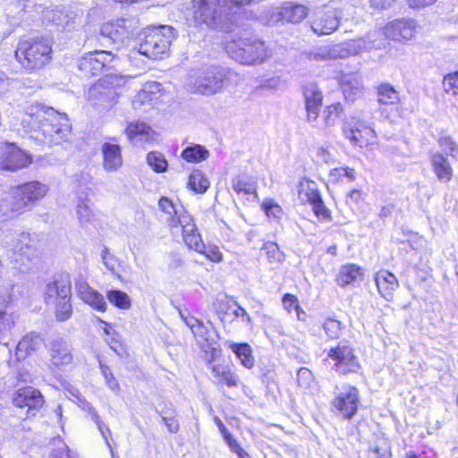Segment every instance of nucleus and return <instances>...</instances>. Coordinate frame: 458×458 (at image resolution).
<instances>
[{"mask_svg":"<svg viewBox=\"0 0 458 458\" xmlns=\"http://www.w3.org/2000/svg\"><path fill=\"white\" fill-rule=\"evenodd\" d=\"M283 304L289 312L293 310H299L298 300L294 295L285 294L283 298Z\"/></svg>","mask_w":458,"mask_h":458,"instance_id":"61","label":"nucleus"},{"mask_svg":"<svg viewBox=\"0 0 458 458\" xmlns=\"http://www.w3.org/2000/svg\"><path fill=\"white\" fill-rule=\"evenodd\" d=\"M123 33L124 29L119 24V21L116 23L112 22L104 24L101 28V34L110 38L114 41L118 39Z\"/></svg>","mask_w":458,"mask_h":458,"instance_id":"45","label":"nucleus"},{"mask_svg":"<svg viewBox=\"0 0 458 458\" xmlns=\"http://www.w3.org/2000/svg\"><path fill=\"white\" fill-rule=\"evenodd\" d=\"M395 0H369V5L372 9L377 11H383L388 9Z\"/></svg>","mask_w":458,"mask_h":458,"instance_id":"62","label":"nucleus"},{"mask_svg":"<svg viewBox=\"0 0 458 458\" xmlns=\"http://www.w3.org/2000/svg\"><path fill=\"white\" fill-rule=\"evenodd\" d=\"M113 59L114 55L111 52H89L78 61V68L86 76L98 75Z\"/></svg>","mask_w":458,"mask_h":458,"instance_id":"14","label":"nucleus"},{"mask_svg":"<svg viewBox=\"0 0 458 458\" xmlns=\"http://www.w3.org/2000/svg\"><path fill=\"white\" fill-rule=\"evenodd\" d=\"M232 188L238 194H251L255 192L254 185L241 177H236L232 180Z\"/></svg>","mask_w":458,"mask_h":458,"instance_id":"47","label":"nucleus"},{"mask_svg":"<svg viewBox=\"0 0 458 458\" xmlns=\"http://www.w3.org/2000/svg\"><path fill=\"white\" fill-rule=\"evenodd\" d=\"M340 112V106L337 105H331L327 106L324 112H323V119H324V127H328L331 125H334L335 121L338 118Z\"/></svg>","mask_w":458,"mask_h":458,"instance_id":"51","label":"nucleus"},{"mask_svg":"<svg viewBox=\"0 0 458 458\" xmlns=\"http://www.w3.org/2000/svg\"><path fill=\"white\" fill-rule=\"evenodd\" d=\"M101 372L106 379V383L108 386V387L112 391H116L119 389V384L116 380V378L114 377L113 373L111 372L110 369L103 364H100Z\"/></svg>","mask_w":458,"mask_h":458,"instance_id":"56","label":"nucleus"},{"mask_svg":"<svg viewBox=\"0 0 458 458\" xmlns=\"http://www.w3.org/2000/svg\"><path fill=\"white\" fill-rule=\"evenodd\" d=\"M76 290L80 298L93 309L102 312L106 310V302L103 295L91 288L87 283H78Z\"/></svg>","mask_w":458,"mask_h":458,"instance_id":"25","label":"nucleus"},{"mask_svg":"<svg viewBox=\"0 0 458 458\" xmlns=\"http://www.w3.org/2000/svg\"><path fill=\"white\" fill-rule=\"evenodd\" d=\"M341 88L344 98L353 102L363 91L361 77L357 73H347L341 77Z\"/></svg>","mask_w":458,"mask_h":458,"instance_id":"27","label":"nucleus"},{"mask_svg":"<svg viewBox=\"0 0 458 458\" xmlns=\"http://www.w3.org/2000/svg\"><path fill=\"white\" fill-rule=\"evenodd\" d=\"M53 445H60L56 449H53L51 453V458H76L72 454L69 447L64 443L60 437H55L52 439Z\"/></svg>","mask_w":458,"mask_h":458,"instance_id":"44","label":"nucleus"},{"mask_svg":"<svg viewBox=\"0 0 458 458\" xmlns=\"http://www.w3.org/2000/svg\"><path fill=\"white\" fill-rule=\"evenodd\" d=\"M365 47L362 39L350 40L342 44L327 46L306 53L310 60L327 61L338 58L344 59L350 55H358Z\"/></svg>","mask_w":458,"mask_h":458,"instance_id":"8","label":"nucleus"},{"mask_svg":"<svg viewBox=\"0 0 458 458\" xmlns=\"http://www.w3.org/2000/svg\"><path fill=\"white\" fill-rule=\"evenodd\" d=\"M102 259L106 266V267L111 271L112 273H114L115 271V259L109 255L107 251H104L102 254Z\"/></svg>","mask_w":458,"mask_h":458,"instance_id":"64","label":"nucleus"},{"mask_svg":"<svg viewBox=\"0 0 458 458\" xmlns=\"http://www.w3.org/2000/svg\"><path fill=\"white\" fill-rule=\"evenodd\" d=\"M202 255H204L208 260L216 263H219L223 260V253L219 247L215 244H202Z\"/></svg>","mask_w":458,"mask_h":458,"instance_id":"49","label":"nucleus"},{"mask_svg":"<svg viewBox=\"0 0 458 458\" xmlns=\"http://www.w3.org/2000/svg\"><path fill=\"white\" fill-rule=\"evenodd\" d=\"M42 338L37 333L31 332L18 343L14 356L18 361L23 360L34 353L41 345Z\"/></svg>","mask_w":458,"mask_h":458,"instance_id":"26","label":"nucleus"},{"mask_svg":"<svg viewBox=\"0 0 458 458\" xmlns=\"http://www.w3.org/2000/svg\"><path fill=\"white\" fill-rule=\"evenodd\" d=\"M375 282L381 296L391 301L399 285L394 275L386 270L378 271L375 276Z\"/></svg>","mask_w":458,"mask_h":458,"instance_id":"28","label":"nucleus"},{"mask_svg":"<svg viewBox=\"0 0 458 458\" xmlns=\"http://www.w3.org/2000/svg\"><path fill=\"white\" fill-rule=\"evenodd\" d=\"M127 79L119 74H106L87 91V101L101 110H109L117 103Z\"/></svg>","mask_w":458,"mask_h":458,"instance_id":"3","label":"nucleus"},{"mask_svg":"<svg viewBox=\"0 0 458 458\" xmlns=\"http://www.w3.org/2000/svg\"><path fill=\"white\" fill-rule=\"evenodd\" d=\"M362 276L360 267L351 264L343 266L336 277V283L339 286L344 287Z\"/></svg>","mask_w":458,"mask_h":458,"instance_id":"32","label":"nucleus"},{"mask_svg":"<svg viewBox=\"0 0 458 458\" xmlns=\"http://www.w3.org/2000/svg\"><path fill=\"white\" fill-rule=\"evenodd\" d=\"M71 297V281L67 276H59L46 285L44 301L49 306Z\"/></svg>","mask_w":458,"mask_h":458,"instance_id":"17","label":"nucleus"},{"mask_svg":"<svg viewBox=\"0 0 458 458\" xmlns=\"http://www.w3.org/2000/svg\"><path fill=\"white\" fill-rule=\"evenodd\" d=\"M370 453L375 454L374 458H391L392 456L390 446L386 443L371 448Z\"/></svg>","mask_w":458,"mask_h":458,"instance_id":"60","label":"nucleus"},{"mask_svg":"<svg viewBox=\"0 0 458 458\" xmlns=\"http://www.w3.org/2000/svg\"><path fill=\"white\" fill-rule=\"evenodd\" d=\"M327 356L335 361V368L340 374L356 373L360 366L352 349L347 345L332 348Z\"/></svg>","mask_w":458,"mask_h":458,"instance_id":"11","label":"nucleus"},{"mask_svg":"<svg viewBox=\"0 0 458 458\" xmlns=\"http://www.w3.org/2000/svg\"><path fill=\"white\" fill-rule=\"evenodd\" d=\"M17 316L6 310H0V335L4 337L15 326Z\"/></svg>","mask_w":458,"mask_h":458,"instance_id":"39","label":"nucleus"},{"mask_svg":"<svg viewBox=\"0 0 458 458\" xmlns=\"http://www.w3.org/2000/svg\"><path fill=\"white\" fill-rule=\"evenodd\" d=\"M32 162L31 156L14 144L5 145L0 154V169L16 172Z\"/></svg>","mask_w":458,"mask_h":458,"instance_id":"10","label":"nucleus"},{"mask_svg":"<svg viewBox=\"0 0 458 458\" xmlns=\"http://www.w3.org/2000/svg\"><path fill=\"white\" fill-rule=\"evenodd\" d=\"M106 297L113 305L119 309L128 310L131 308V298L124 292L111 290L107 292Z\"/></svg>","mask_w":458,"mask_h":458,"instance_id":"37","label":"nucleus"},{"mask_svg":"<svg viewBox=\"0 0 458 458\" xmlns=\"http://www.w3.org/2000/svg\"><path fill=\"white\" fill-rule=\"evenodd\" d=\"M104 168L108 172L116 171L123 165L121 148L119 145L104 143L102 146Z\"/></svg>","mask_w":458,"mask_h":458,"instance_id":"29","label":"nucleus"},{"mask_svg":"<svg viewBox=\"0 0 458 458\" xmlns=\"http://www.w3.org/2000/svg\"><path fill=\"white\" fill-rule=\"evenodd\" d=\"M174 38V32L171 27L152 29L146 34L138 49L130 52L129 57L131 61L141 55L148 59L162 58L167 53Z\"/></svg>","mask_w":458,"mask_h":458,"instance_id":"6","label":"nucleus"},{"mask_svg":"<svg viewBox=\"0 0 458 458\" xmlns=\"http://www.w3.org/2000/svg\"><path fill=\"white\" fill-rule=\"evenodd\" d=\"M443 88L446 93L458 95V72L449 73L444 77Z\"/></svg>","mask_w":458,"mask_h":458,"instance_id":"48","label":"nucleus"},{"mask_svg":"<svg viewBox=\"0 0 458 458\" xmlns=\"http://www.w3.org/2000/svg\"><path fill=\"white\" fill-rule=\"evenodd\" d=\"M43 403L41 393L33 387L19 389L13 396V404L20 409V418L24 419L31 411L39 408Z\"/></svg>","mask_w":458,"mask_h":458,"instance_id":"13","label":"nucleus"},{"mask_svg":"<svg viewBox=\"0 0 458 458\" xmlns=\"http://www.w3.org/2000/svg\"><path fill=\"white\" fill-rule=\"evenodd\" d=\"M159 209L164 214V220L171 227H175L189 220L191 217L183 214V208L178 201H173L167 197L160 198Z\"/></svg>","mask_w":458,"mask_h":458,"instance_id":"20","label":"nucleus"},{"mask_svg":"<svg viewBox=\"0 0 458 458\" xmlns=\"http://www.w3.org/2000/svg\"><path fill=\"white\" fill-rule=\"evenodd\" d=\"M298 386L309 389L314 382L312 372L307 368H301L297 373Z\"/></svg>","mask_w":458,"mask_h":458,"instance_id":"50","label":"nucleus"},{"mask_svg":"<svg viewBox=\"0 0 458 458\" xmlns=\"http://www.w3.org/2000/svg\"><path fill=\"white\" fill-rule=\"evenodd\" d=\"M148 164L157 173H163L167 168V162L158 152H150L147 157Z\"/></svg>","mask_w":458,"mask_h":458,"instance_id":"41","label":"nucleus"},{"mask_svg":"<svg viewBox=\"0 0 458 458\" xmlns=\"http://www.w3.org/2000/svg\"><path fill=\"white\" fill-rule=\"evenodd\" d=\"M303 96L305 98L307 120L310 123L315 122L318 117L322 106V92L317 84L309 83L303 89Z\"/></svg>","mask_w":458,"mask_h":458,"instance_id":"22","label":"nucleus"},{"mask_svg":"<svg viewBox=\"0 0 458 458\" xmlns=\"http://www.w3.org/2000/svg\"><path fill=\"white\" fill-rule=\"evenodd\" d=\"M182 157L187 162H199L200 160V145L187 147L182 152Z\"/></svg>","mask_w":458,"mask_h":458,"instance_id":"54","label":"nucleus"},{"mask_svg":"<svg viewBox=\"0 0 458 458\" xmlns=\"http://www.w3.org/2000/svg\"><path fill=\"white\" fill-rule=\"evenodd\" d=\"M224 87L223 68L211 66L205 70L202 76V95H212Z\"/></svg>","mask_w":458,"mask_h":458,"instance_id":"24","label":"nucleus"},{"mask_svg":"<svg viewBox=\"0 0 458 458\" xmlns=\"http://www.w3.org/2000/svg\"><path fill=\"white\" fill-rule=\"evenodd\" d=\"M298 198L302 203H310V205L320 198L315 183L309 180L300 182L298 190Z\"/></svg>","mask_w":458,"mask_h":458,"instance_id":"33","label":"nucleus"},{"mask_svg":"<svg viewBox=\"0 0 458 458\" xmlns=\"http://www.w3.org/2000/svg\"><path fill=\"white\" fill-rule=\"evenodd\" d=\"M224 438L230 450L237 454L239 458H250L247 452L240 445L236 439L228 431H223Z\"/></svg>","mask_w":458,"mask_h":458,"instance_id":"46","label":"nucleus"},{"mask_svg":"<svg viewBox=\"0 0 458 458\" xmlns=\"http://www.w3.org/2000/svg\"><path fill=\"white\" fill-rule=\"evenodd\" d=\"M223 73H224V85L227 84V85H235L236 86L242 81L241 75L233 70H226V69L223 68Z\"/></svg>","mask_w":458,"mask_h":458,"instance_id":"57","label":"nucleus"},{"mask_svg":"<svg viewBox=\"0 0 458 458\" xmlns=\"http://www.w3.org/2000/svg\"><path fill=\"white\" fill-rule=\"evenodd\" d=\"M202 338H204L207 344L202 343V359L207 362V369H208L209 362L219 363L218 359L221 356V350L218 345V335L215 328L210 325L209 327H203Z\"/></svg>","mask_w":458,"mask_h":458,"instance_id":"21","label":"nucleus"},{"mask_svg":"<svg viewBox=\"0 0 458 458\" xmlns=\"http://www.w3.org/2000/svg\"><path fill=\"white\" fill-rule=\"evenodd\" d=\"M417 24L413 19L394 20L384 28V34L387 38L403 41L411 40L416 32Z\"/></svg>","mask_w":458,"mask_h":458,"instance_id":"16","label":"nucleus"},{"mask_svg":"<svg viewBox=\"0 0 458 458\" xmlns=\"http://www.w3.org/2000/svg\"><path fill=\"white\" fill-rule=\"evenodd\" d=\"M38 255L37 238L30 233H21L13 245L11 259L14 267L23 272L30 267Z\"/></svg>","mask_w":458,"mask_h":458,"instance_id":"7","label":"nucleus"},{"mask_svg":"<svg viewBox=\"0 0 458 458\" xmlns=\"http://www.w3.org/2000/svg\"><path fill=\"white\" fill-rule=\"evenodd\" d=\"M314 213L318 217L328 219L330 217L329 210L325 207L321 198L318 201L311 204Z\"/></svg>","mask_w":458,"mask_h":458,"instance_id":"58","label":"nucleus"},{"mask_svg":"<svg viewBox=\"0 0 458 458\" xmlns=\"http://www.w3.org/2000/svg\"><path fill=\"white\" fill-rule=\"evenodd\" d=\"M52 47L44 38L26 39L19 42L15 57L29 72L42 69L52 59Z\"/></svg>","mask_w":458,"mask_h":458,"instance_id":"5","label":"nucleus"},{"mask_svg":"<svg viewBox=\"0 0 458 458\" xmlns=\"http://www.w3.org/2000/svg\"><path fill=\"white\" fill-rule=\"evenodd\" d=\"M76 215L81 225L90 223L94 216V211L88 198H80L76 206Z\"/></svg>","mask_w":458,"mask_h":458,"instance_id":"35","label":"nucleus"},{"mask_svg":"<svg viewBox=\"0 0 458 458\" xmlns=\"http://www.w3.org/2000/svg\"><path fill=\"white\" fill-rule=\"evenodd\" d=\"M182 228V236L186 245L196 251H199V244L200 242V234L198 233L195 224L191 223V219L181 225Z\"/></svg>","mask_w":458,"mask_h":458,"instance_id":"34","label":"nucleus"},{"mask_svg":"<svg viewBox=\"0 0 458 458\" xmlns=\"http://www.w3.org/2000/svg\"><path fill=\"white\" fill-rule=\"evenodd\" d=\"M309 13V8L294 2H285L281 6L272 7L267 13V23L276 25L280 21L299 23Z\"/></svg>","mask_w":458,"mask_h":458,"instance_id":"9","label":"nucleus"},{"mask_svg":"<svg viewBox=\"0 0 458 458\" xmlns=\"http://www.w3.org/2000/svg\"><path fill=\"white\" fill-rule=\"evenodd\" d=\"M151 129L147 123L136 122L130 123L127 126L125 132L130 140H134L138 137L148 135Z\"/></svg>","mask_w":458,"mask_h":458,"instance_id":"40","label":"nucleus"},{"mask_svg":"<svg viewBox=\"0 0 458 458\" xmlns=\"http://www.w3.org/2000/svg\"><path fill=\"white\" fill-rule=\"evenodd\" d=\"M267 254V259L270 263H279L284 260V255L280 250L278 245L272 242L264 243L262 248Z\"/></svg>","mask_w":458,"mask_h":458,"instance_id":"42","label":"nucleus"},{"mask_svg":"<svg viewBox=\"0 0 458 458\" xmlns=\"http://www.w3.org/2000/svg\"><path fill=\"white\" fill-rule=\"evenodd\" d=\"M228 346L243 367L251 369L254 366L255 360L252 355V350L248 344L229 343Z\"/></svg>","mask_w":458,"mask_h":458,"instance_id":"31","label":"nucleus"},{"mask_svg":"<svg viewBox=\"0 0 458 458\" xmlns=\"http://www.w3.org/2000/svg\"><path fill=\"white\" fill-rule=\"evenodd\" d=\"M225 50L233 59L245 65L259 64L271 55L265 43L254 37L234 35L226 41Z\"/></svg>","mask_w":458,"mask_h":458,"instance_id":"4","label":"nucleus"},{"mask_svg":"<svg viewBox=\"0 0 458 458\" xmlns=\"http://www.w3.org/2000/svg\"><path fill=\"white\" fill-rule=\"evenodd\" d=\"M49 360L55 367H62L72 363V348L71 344L64 338L53 339L48 345Z\"/></svg>","mask_w":458,"mask_h":458,"instance_id":"19","label":"nucleus"},{"mask_svg":"<svg viewBox=\"0 0 458 458\" xmlns=\"http://www.w3.org/2000/svg\"><path fill=\"white\" fill-rule=\"evenodd\" d=\"M68 391L72 397H74L79 403H82L83 409H88L89 411V412L92 415V418L95 419L96 421L98 422V414L96 413L95 410L91 407V405L83 398L80 391L73 386H70V389H68Z\"/></svg>","mask_w":458,"mask_h":458,"instance_id":"55","label":"nucleus"},{"mask_svg":"<svg viewBox=\"0 0 458 458\" xmlns=\"http://www.w3.org/2000/svg\"><path fill=\"white\" fill-rule=\"evenodd\" d=\"M212 304L216 313L226 314L228 312L229 303L226 296H221L220 298H216Z\"/></svg>","mask_w":458,"mask_h":458,"instance_id":"59","label":"nucleus"},{"mask_svg":"<svg viewBox=\"0 0 458 458\" xmlns=\"http://www.w3.org/2000/svg\"><path fill=\"white\" fill-rule=\"evenodd\" d=\"M262 207L266 215L270 218L279 219L283 214L282 208L271 200L264 201Z\"/></svg>","mask_w":458,"mask_h":458,"instance_id":"53","label":"nucleus"},{"mask_svg":"<svg viewBox=\"0 0 458 458\" xmlns=\"http://www.w3.org/2000/svg\"><path fill=\"white\" fill-rule=\"evenodd\" d=\"M342 19V12L339 9L319 11L311 21L312 31L318 35H329L335 31Z\"/></svg>","mask_w":458,"mask_h":458,"instance_id":"15","label":"nucleus"},{"mask_svg":"<svg viewBox=\"0 0 458 458\" xmlns=\"http://www.w3.org/2000/svg\"><path fill=\"white\" fill-rule=\"evenodd\" d=\"M438 144L447 155L455 157L458 154V146L450 137H441Z\"/></svg>","mask_w":458,"mask_h":458,"instance_id":"52","label":"nucleus"},{"mask_svg":"<svg viewBox=\"0 0 458 458\" xmlns=\"http://www.w3.org/2000/svg\"><path fill=\"white\" fill-rule=\"evenodd\" d=\"M323 328L331 339H337L342 332L341 322L334 318H327L323 324Z\"/></svg>","mask_w":458,"mask_h":458,"instance_id":"43","label":"nucleus"},{"mask_svg":"<svg viewBox=\"0 0 458 458\" xmlns=\"http://www.w3.org/2000/svg\"><path fill=\"white\" fill-rule=\"evenodd\" d=\"M344 133L353 146L360 148L372 145L376 139V133L372 128L366 126L360 121H356L354 118L346 123L344 127Z\"/></svg>","mask_w":458,"mask_h":458,"instance_id":"12","label":"nucleus"},{"mask_svg":"<svg viewBox=\"0 0 458 458\" xmlns=\"http://www.w3.org/2000/svg\"><path fill=\"white\" fill-rule=\"evenodd\" d=\"M359 403L358 389L349 386L335 398L333 405L340 415L345 419H350L356 413Z\"/></svg>","mask_w":458,"mask_h":458,"instance_id":"18","label":"nucleus"},{"mask_svg":"<svg viewBox=\"0 0 458 458\" xmlns=\"http://www.w3.org/2000/svg\"><path fill=\"white\" fill-rule=\"evenodd\" d=\"M377 98L382 105H395L399 102L398 92L388 83H383L378 87Z\"/></svg>","mask_w":458,"mask_h":458,"instance_id":"36","label":"nucleus"},{"mask_svg":"<svg viewBox=\"0 0 458 458\" xmlns=\"http://www.w3.org/2000/svg\"><path fill=\"white\" fill-rule=\"evenodd\" d=\"M208 370L210 371V377L218 386L225 385L228 387H235L240 382L239 377L228 366L221 362H209Z\"/></svg>","mask_w":458,"mask_h":458,"instance_id":"23","label":"nucleus"},{"mask_svg":"<svg viewBox=\"0 0 458 458\" xmlns=\"http://www.w3.org/2000/svg\"><path fill=\"white\" fill-rule=\"evenodd\" d=\"M431 165L437 178L443 182H448L453 177V169L448 159L441 153L431 156Z\"/></svg>","mask_w":458,"mask_h":458,"instance_id":"30","label":"nucleus"},{"mask_svg":"<svg viewBox=\"0 0 458 458\" xmlns=\"http://www.w3.org/2000/svg\"><path fill=\"white\" fill-rule=\"evenodd\" d=\"M49 187L38 181H32L13 187L0 201V211L4 216L13 217L23 214L41 200Z\"/></svg>","mask_w":458,"mask_h":458,"instance_id":"2","label":"nucleus"},{"mask_svg":"<svg viewBox=\"0 0 458 458\" xmlns=\"http://www.w3.org/2000/svg\"><path fill=\"white\" fill-rule=\"evenodd\" d=\"M21 123L26 130L34 133L36 140L44 144H61L68 140L71 134V125L66 114L38 102L25 106Z\"/></svg>","mask_w":458,"mask_h":458,"instance_id":"1","label":"nucleus"},{"mask_svg":"<svg viewBox=\"0 0 458 458\" xmlns=\"http://www.w3.org/2000/svg\"><path fill=\"white\" fill-rule=\"evenodd\" d=\"M53 307L55 308V318L58 321H65L69 319L72 314L71 298L59 301L57 303L54 304Z\"/></svg>","mask_w":458,"mask_h":458,"instance_id":"38","label":"nucleus"},{"mask_svg":"<svg viewBox=\"0 0 458 458\" xmlns=\"http://www.w3.org/2000/svg\"><path fill=\"white\" fill-rule=\"evenodd\" d=\"M200 187V175L198 173H193L189 176L188 188L194 193H199Z\"/></svg>","mask_w":458,"mask_h":458,"instance_id":"63","label":"nucleus"}]
</instances>
